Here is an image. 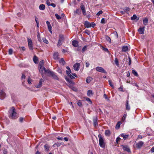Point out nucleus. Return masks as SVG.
<instances>
[{"instance_id":"f257e3e1","label":"nucleus","mask_w":154,"mask_h":154,"mask_svg":"<svg viewBox=\"0 0 154 154\" xmlns=\"http://www.w3.org/2000/svg\"><path fill=\"white\" fill-rule=\"evenodd\" d=\"M9 112L10 113L9 117L10 119H14L17 118V113L15 111V109L14 107H12L11 108Z\"/></svg>"},{"instance_id":"f03ea898","label":"nucleus","mask_w":154,"mask_h":154,"mask_svg":"<svg viewBox=\"0 0 154 154\" xmlns=\"http://www.w3.org/2000/svg\"><path fill=\"white\" fill-rule=\"evenodd\" d=\"M98 137L99 139V144L100 146L102 148H104L105 147V143L103 137L100 134H99Z\"/></svg>"},{"instance_id":"7ed1b4c3","label":"nucleus","mask_w":154,"mask_h":154,"mask_svg":"<svg viewBox=\"0 0 154 154\" xmlns=\"http://www.w3.org/2000/svg\"><path fill=\"white\" fill-rule=\"evenodd\" d=\"M38 70L42 75V76L43 75V71H44L45 72L47 73H48V71H49L47 70L43 66H38Z\"/></svg>"},{"instance_id":"20e7f679","label":"nucleus","mask_w":154,"mask_h":154,"mask_svg":"<svg viewBox=\"0 0 154 154\" xmlns=\"http://www.w3.org/2000/svg\"><path fill=\"white\" fill-rule=\"evenodd\" d=\"M48 73L49 74V75H51L54 79L57 80H59V78L54 72L49 71H48Z\"/></svg>"},{"instance_id":"39448f33","label":"nucleus","mask_w":154,"mask_h":154,"mask_svg":"<svg viewBox=\"0 0 154 154\" xmlns=\"http://www.w3.org/2000/svg\"><path fill=\"white\" fill-rule=\"evenodd\" d=\"M95 69L98 72L106 74L107 73L106 71L102 67L97 66L96 67Z\"/></svg>"},{"instance_id":"423d86ee","label":"nucleus","mask_w":154,"mask_h":154,"mask_svg":"<svg viewBox=\"0 0 154 154\" xmlns=\"http://www.w3.org/2000/svg\"><path fill=\"white\" fill-rule=\"evenodd\" d=\"M121 146L122 147L123 150L124 151H125L128 152H131V150L128 145L122 144L121 145Z\"/></svg>"},{"instance_id":"0eeeda50","label":"nucleus","mask_w":154,"mask_h":154,"mask_svg":"<svg viewBox=\"0 0 154 154\" xmlns=\"http://www.w3.org/2000/svg\"><path fill=\"white\" fill-rule=\"evenodd\" d=\"M144 143L142 141H140L137 143L136 144V146L137 149H140L143 146Z\"/></svg>"},{"instance_id":"6e6552de","label":"nucleus","mask_w":154,"mask_h":154,"mask_svg":"<svg viewBox=\"0 0 154 154\" xmlns=\"http://www.w3.org/2000/svg\"><path fill=\"white\" fill-rule=\"evenodd\" d=\"M80 64L79 63H76L73 66L74 69L75 70L78 71L79 69Z\"/></svg>"},{"instance_id":"1a4fd4ad","label":"nucleus","mask_w":154,"mask_h":154,"mask_svg":"<svg viewBox=\"0 0 154 154\" xmlns=\"http://www.w3.org/2000/svg\"><path fill=\"white\" fill-rule=\"evenodd\" d=\"M28 44L29 49L32 50L33 48L32 45V42L31 39H28Z\"/></svg>"},{"instance_id":"9d476101","label":"nucleus","mask_w":154,"mask_h":154,"mask_svg":"<svg viewBox=\"0 0 154 154\" xmlns=\"http://www.w3.org/2000/svg\"><path fill=\"white\" fill-rule=\"evenodd\" d=\"M5 97V93L4 91L2 90L0 91V99L1 100L3 99Z\"/></svg>"},{"instance_id":"9b49d317","label":"nucleus","mask_w":154,"mask_h":154,"mask_svg":"<svg viewBox=\"0 0 154 154\" xmlns=\"http://www.w3.org/2000/svg\"><path fill=\"white\" fill-rule=\"evenodd\" d=\"M44 82V80L42 79H40V81H39V83L38 85H35V87L36 88H40L42 86V82Z\"/></svg>"},{"instance_id":"f8f14e48","label":"nucleus","mask_w":154,"mask_h":154,"mask_svg":"<svg viewBox=\"0 0 154 154\" xmlns=\"http://www.w3.org/2000/svg\"><path fill=\"white\" fill-rule=\"evenodd\" d=\"M46 23L47 25V26L48 27V29L49 31L51 33H52V31H51L52 27H51V25L50 24V22L48 21H46Z\"/></svg>"},{"instance_id":"ddd939ff","label":"nucleus","mask_w":154,"mask_h":154,"mask_svg":"<svg viewBox=\"0 0 154 154\" xmlns=\"http://www.w3.org/2000/svg\"><path fill=\"white\" fill-rule=\"evenodd\" d=\"M59 54L58 52H55L53 54V58L55 60H58L59 59Z\"/></svg>"},{"instance_id":"4468645a","label":"nucleus","mask_w":154,"mask_h":154,"mask_svg":"<svg viewBox=\"0 0 154 154\" xmlns=\"http://www.w3.org/2000/svg\"><path fill=\"white\" fill-rule=\"evenodd\" d=\"M145 27H140V28L138 29V31L140 34H143L144 33Z\"/></svg>"},{"instance_id":"2eb2a0df","label":"nucleus","mask_w":154,"mask_h":154,"mask_svg":"<svg viewBox=\"0 0 154 154\" xmlns=\"http://www.w3.org/2000/svg\"><path fill=\"white\" fill-rule=\"evenodd\" d=\"M78 42L76 40L73 41L72 42V45L75 47H77L78 46Z\"/></svg>"},{"instance_id":"dca6fc26","label":"nucleus","mask_w":154,"mask_h":154,"mask_svg":"<svg viewBox=\"0 0 154 154\" xmlns=\"http://www.w3.org/2000/svg\"><path fill=\"white\" fill-rule=\"evenodd\" d=\"M81 8L83 14V15L85 16L86 15H87V14H86V12L85 10V7L83 5H82L81 6Z\"/></svg>"},{"instance_id":"f3484780","label":"nucleus","mask_w":154,"mask_h":154,"mask_svg":"<svg viewBox=\"0 0 154 154\" xmlns=\"http://www.w3.org/2000/svg\"><path fill=\"white\" fill-rule=\"evenodd\" d=\"M85 26L87 28L91 27L90 23L88 21H85L84 23Z\"/></svg>"},{"instance_id":"a211bd4d","label":"nucleus","mask_w":154,"mask_h":154,"mask_svg":"<svg viewBox=\"0 0 154 154\" xmlns=\"http://www.w3.org/2000/svg\"><path fill=\"white\" fill-rule=\"evenodd\" d=\"M93 122L94 125L96 127L98 125L97 118L96 117H94L93 119Z\"/></svg>"},{"instance_id":"6ab92c4d","label":"nucleus","mask_w":154,"mask_h":154,"mask_svg":"<svg viewBox=\"0 0 154 154\" xmlns=\"http://www.w3.org/2000/svg\"><path fill=\"white\" fill-rule=\"evenodd\" d=\"M39 8L40 10H44L45 9V5L43 4H41L39 6Z\"/></svg>"},{"instance_id":"aec40b11","label":"nucleus","mask_w":154,"mask_h":154,"mask_svg":"<svg viewBox=\"0 0 154 154\" xmlns=\"http://www.w3.org/2000/svg\"><path fill=\"white\" fill-rule=\"evenodd\" d=\"M131 19L132 20H138L139 19V17H137L136 16V15L134 14L133 15V16L131 17Z\"/></svg>"},{"instance_id":"412c9836","label":"nucleus","mask_w":154,"mask_h":154,"mask_svg":"<svg viewBox=\"0 0 154 154\" xmlns=\"http://www.w3.org/2000/svg\"><path fill=\"white\" fill-rule=\"evenodd\" d=\"M128 100H126V110H129L130 109V106L129 105V103H128Z\"/></svg>"},{"instance_id":"4be33fe9","label":"nucleus","mask_w":154,"mask_h":154,"mask_svg":"<svg viewBox=\"0 0 154 154\" xmlns=\"http://www.w3.org/2000/svg\"><path fill=\"white\" fill-rule=\"evenodd\" d=\"M143 23L145 26H146L148 23V19L147 18H146L143 19Z\"/></svg>"},{"instance_id":"5701e85b","label":"nucleus","mask_w":154,"mask_h":154,"mask_svg":"<svg viewBox=\"0 0 154 154\" xmlns=\"http://www.w3.org/2000/svg\"><path fill=\"white\" fill-rule=\"evenodd\" d=\"M47 5L48 6H51L54 8H55L56 6V5L54 3H50V2L48 1L47 2Z\"/></svg>"},{"instance_id":"b1692460","label":"nucleus","mask_w":154,"mask_h":154,"mask_svg":"<svg viewBox=\"0 0 154 154\" xmlns=\"http://www.w3.org/2000/svg\"><path fill=\"white\" fill-rule=\"evenodd\" d=\"M128 48L127 46H124L122 47V50L123 51L125 52L128 50Z\"/></svg>"},{"instance_id":"393cba45","label":"nucleus","mask_w":154,"mask_h":154,"mask_svg":"<svg viewBox=\"0 0 154 154\" xmlns=\"http://www.w3.org/2000/svg\"><path fill=\"white\" fill-rule=\"evenodd\" d=\"M74 13H76L78 14H80L81 13V10L79 9H78L76 11H74Z\"/></svg>"},{"instance_id":"a878e982","label":"nucleus","mask_w":154,"mask_h":154,"mask_svg":"<svg viewBox=\"0 0 154 154\" xmlns=\"http://www.w3.org/2000/svg\"><path fill=\"white\" fill-rule=\"evenodd\" d=\"M123 9L125 12L127 13V12L130 11L131 8H130L126 7L123 8Z\"/></svg>"},{"instance_id":"bb28decb","label":"nucleus","mask_w":154,"mask_h":154,"mask_svg":"<svg viewBox=\"0 0 154 154\" xmlns=\"http://www.w3.org/2000/svg\"><path fill=\"white\" fill-rule=\"evenodd\" d=\"M59 62L61 63L63 65H64L65 64V62L63 58H61L59 60Z\"/></svg>"},{"instance_id":"cd10ccee","label":"nucleus","mask_w":154,"mask_h":154,"mask_svg":"<svg viewBox=\"0 0 154 154\" xmlns=\"http://www.w3.org/2000/svg\"><path fill=\"white\" fill-rule=\"evenodd\" d=\"M93 94L92 91L91 90H89L88 91L87 95L88 96H90Z\"/></svg>"},{"instance_id":"c85d7f7f","label":"nucleus","mask_w":154,"mask_h":154,"mask_svg":"<svg viewBox=\"0 0 154 154\" xmlns=\"http://www.w3.org/2000/svg\"><path fill=\"white\" fill-rule=\"evenodd\" d=\"M92 79V78L91 77H87L86 79V81L87 83H89Z\"/></svg>"},{"instance_id":"c756f323","label":"nucleus","mask_w":154,"mask_h":154,"mask_svg":"<svg viewBox=\"0 0 154 154\" xmlns=\"http://www.w3.org/2000/svg\"><path fill=\"white\" fill-rule=\"evenodd\" d=\"M110 132L109 130H106L105 131V134L106 136H109L110 134Z\"/></svg>"},{"instance_id":"7c9ffc66","label":"nucleus","mask_w":154,"mask_h":154,"mask_svg":"<svg viewBox=\"0 0 154 154\" xmlns=\"http://www.w3.org/2000/svg\"><path fill=\"white\" fill-rule=\"evenodd\" d=\"M105 38L106 40L109 43H111V41L110 38L108 36L106 35L105 37Z\"/></svg>"},{"instance_id":"2f4dec72","label":"nucleus","mask_w":154,"mask_h":154,"mask_svg":"<svg viewBox=\"0 0 154 154\" xmlns=\"http://www.w3.org/2000/svg\"><path fill=\"white\" fill-rule=\"evenodd\" d=\"M64 38L63 35L62 34L60 35L59 39L62 41L64 40Z\"/></svg>"},{"instance_id":"473e14b6","label":"nucleus","mask_w":154,"mask_h":154,"mask_svg":"<svg viewBox=\"0 0 154 154\" xmlns=\"http://www.w3.org/2000/svg\"><path fill=\"white\" fill-rule=\"evenodd\" d=\"M37 36L38 41L39 42H41L42 41V40L41 37H40V34L39 32H38L37 33Z\"/></svg>"},{"instance_id":"72a5a7b5","label":"nucleus","mask_w":154,"mask_h":154,"mask_svg":"<svg viewBox=\"0 0 154 154\" xmlns=\"http://www.w3.org/2000/svg\"><path fill=\"white\" fill-rule=\"evenodd\" d=\"M62 144H63L62 143H58L57 142L54 143V144L53 146L54 147L56 146H57V147H58V146H60V145H62Z\"/></svg>"},{"instance_id":"f704fd0d","label":"nucleus","mask_w":154,"mask_h":154,"mask_svg":"<svg viewBox=\"0 0 154 154\" xmlns=\"http://www.w3.org/2000/svg\"><path fill=\"white\" fill-rule=\"evenodd\" d=\"M132 73L135 76L137 77L138 76V73L135 70H132Z\"/></svg>"},{"instance_id":"c9c22d12","label":"nucleus","mask_w":154,"mask_h":154,"mask_svg":"<svg viewBox=\"0 0 154 154\" xmlns=\"http://www.w3.org/2000/svg\"><path fill=\"white\" fill-rule=\"evenodd\" d=\"M33 60L34 62L36 63H37V61H38V58L36 56H34L33 58Z\"/></svg>"},{"instance_id":"e433bc0d","label":"nucleus","mask_w":154,"mask_h":154,"mask_svg":"<svg viewBox=\"0 0 154 154\" xmlns=\"http://www.w3.org/2000/svg\"><path fill=\"white\" fill-rule=\"evenodd\" d=\"M116 65L119 66V61L118 60V59L117 58H115V61H114Z\"/></svg>"},{"instance_id":"4c0bfd02","label":"nucleus","mask_w":154,"mask_h":154,"mask_svg":"<svg viewBox=\"0 0 154 154\" xmlns=\"http://www.w3.org/2000/svg\"><path fill=\"white\" fill-rule=\"evenodd\" d=\"M77 104L80 107H81L82 106V103L80 100H79L77 101Z\"/></svg>"},{"instance_id":"58836bf2","label":"nucleus","mask_w":154,"mask_h":154,"mask_svg":"<svg viewBox=\"0 0 154 154\" xmlns=\"http://www.w3.org/2000/svg\"><path fill=\"white\" fill-rule=\"evenodd\" d=\"M55 16L56 18L58 20H60L61 18V17L57 14H55Z\"/></svg>"},{"instance_id":"ea45409f","label":"nucleus","mask_w":154,"mask_h":154,"mask_svg":"<svg viewBox=\"0 0 154 154\" xmlns=\"http://www.w3.org/2000/svg\"><path fill=\"white\" fill-rule=\"evenodd\" d=\"M120 125V122H118L117 123L116 125V129H118L119 128Z\"/></svg>"},{"instance_id":"a19ab883","label":"nucleus","mask_w":154,"mask_h":154,"mask_svg":"<svg viewBox=\"0 0 154 154\" xmlns=\"http://www.w3.org/2000/svg\"><path fill=\"white\" fill-rule=\"evenodd\" d=\"M87 46L86 45L84 46L82 49V51L83 52H84L87 50Z\"/></svg>"},{"instance_id":"79ce46f5","label":"nucleus","mask_w":154,"mask_h":154,"mask_svg":"<svg viewBox=\"0 0 154 154\" xmlns=\"http://www.w3.org/2000/svg\"><path fill=\"white\" fill-rule=\"evenodd\" d=\"M121 138L120 137H118L116 139V144H117L119 143V141L120 140Z\"/></svg>"},{"instance_id":"37998d69","label":"nucleus","mask_w":154,"mask_h":154,"mask_svg":"<svg viewBox=\"0 0 154 154\" xmlns=\"http://www.w3.org/2000/svg\"><path fill=\"white\" fill-rule=\"evenodd\" d=\"M62 41L59 39L57 43V46H59L62 45Z\"/></svg>"},{"instance_id":"c03bdc74","label":"nucleus","mask_w":154,"mask_h":154,"mask_svg":"<svg viewBox=\"0 0 154 154\" xmlns=\"http://www.w3.org/2000/svg\"><path fill=\"white\" fill-rule=\"evenodd\" d=\"M44 63V61L43 60H41L39 63L38 66H43Z\"/></svg>"},{"instance_id":"a18cd8bd","label":"nucleus","mask_w":154,"mask_h":154,"mask_svg":"<svg viewBox=\"0 0 154 154\" xmlns=\"http://www.w3.org/2000/svg\"><path fill=\"white\" fill-rule=\"evenodd\" d=\"M108 81H109V85H110L111 87H112V88H114V86H113V85L112 84V81L111 80H109Z\"/></svg>"},{"instance_id":"49530a36","label":"nucleus","mask_w":154,"mask_h":154,"mask_svg":"<svg viewBox=\"0 0 154 154\" xmlns=\"http://www.w3.org/2000/svg\"><path fill=\"white\" fill-rule=\"evenodd\" d=\"M85 99L86 101L89 102L90 103V104H91L92 103V102L90 98H88L87 97H86Z\"/></svg>"},{"instance_id":"de8ad7c7","label":"nucleus","mask_w":154,"mask_h":154,"mask_svg":"<svg viewBox=\"0 0 154 154\" xmlns=\"http://www.w3.org/2000/svg\"><path fill=\"white\" fill-rule=\"evenodd\" d=\"M44 148H45V150H46L47 151H48L49 149V147L47 145H45L44 146Z\"/></svg>"},{"instance_id":"09e8293b","label":"nucleus","mask_w":154,"mask_h":154,"mask_svg":"<svg viewBox=\"0 0 154 154\" xmlns=\"http://www.w3.org/2000/svg\"><path fill=\"white\" fill-rule=\"evenodd\" d=\"M43 40L44 42L46 44H48V41L45 38H43Z\"/></svg>"},{"instance_id":"8fccbe9b","label":"nucleus","mask_w":154,"mask_h":154,"mask_svg":"<svg viewBox=\"0 0 154 154\" xmlns=\"http://www.w3.org/2000/svg\"><path fill=\"white\" fill-rule=\"evenodd\" d=\"M13 53V50L12 49H10L8 51L9 54L10 55L12 54Z\"/></svg>"},{"instance_id":"3c124183","label":"nucleus","mask_w":154,"mask_h":154,"mask_svg":"<svg viewBox=\"0 0 154 154\" xmlns=\"http://www.w3.org/2000/svg\"><path fill=\"white\" fill-rule=\"evenodd\" d=\"M90 24L91 27H94L95 26V24L94 22H91Z\"/></svg>"},{"instance_id":"603ef678","label":"nucleus","mask_w":154,"mask_h":154,"mask_svg":"<svg viewBox=\"0 0 154 154\" xmlns=\"http://www.w3.org/2000/svg\"><path fill=\"white\" fill-rule=\"evenodd\" d=\"M102 49L104 51H105L107 52H109L107 48H105L103 47H102Z\"/></svg>"},{"instance_id":"864d4df0","label":"nucleus","mask_w":154,"mask_h":154,"mask_svg":"<svg viewBox=\"0 0 154 154\" xmlns=\"http://www.w3.org/2000/svg\"><path fill=\"white\" fill-rule=\"evenodd\" d=\"M66 79L67 82L70 83H71L72 82V80L71 79H69V78H66Z\"/></svg>"},{"instance_id":"5fc2aeb1","label":"nucleus","mask_w":154,"mask_h":154,"mask_svg":"<svg viewBox=\"0 0 154 154\" xmlns=\"http://www.w3.org/2000/svg\"><path fill=\"white\" fill-rule=\"evenodd\" d=\"M103 11H99L97 14V15L98 16H99L100 14H102Z\"/></svg>"},{"instance_id":"6e6d98bb","label":"nucleus","mask_w":154,"mask_h":154,"mask_svg":"<svg viewBox=\"0 0 154 154\" xmlns=\"http://www.w3.org/2000/svg\"><path fill=\"white\" fill-rule=\"evenodd\" d=\"M105 20L104 19V18H103L101 19L100 23L102 24H104L105 23Z\"/></svg>"},{"instance_id":"4d7b16f0","label":"nucleus","mask_w":154,"mask_h":154,"mask_svg":"<svg viewBox=\"0 0 154 154\" xmlns=\"http://www.w3.org/2000/svg\"><path fill=\"white\" fill-rule=\"evenodd\" d=\"M24 118L23 117H20L19 118V120L20 122H23Z\"/></svg>"},{"instance_id":"13d9d810","label":"nucleus","mask_w":154,"mask_h":154,"mask_svg":"<svg viewBox=\"0 0 154 154\" xmlns=\"http://www.w3.org/2000/svg\"><path fill=\"white\" fill-rule=\"evenodd\" d=\"M128 60H129V63L128 64L129 65H130L131 63V59L130 57H128Z\"/></svg>"},{"instance_id":"bf43d9fd","label":"nucleus","mask_w":154,"mask_h":154,"mask_svg":"<svg viewBox=\"0 0 154 154\" xmlns=\"http://www.w3.org/2000/svg\"><path fill=\"white\" fill-rule=\"evenodd\" d=\"M129 136L128 135H125V136H124V140H125L127 139L128 137Z\"/></svg>"},{"instance_id":"052dcab7","label":"nucleus","mask_w":154,"mask_h":154,"mask_svg":"<svg viewBox=\"0 0 154 154\" xmlns=\"http://www.w3.org/2000/svg\"><path fill=\"white\" fill-rule=\"evenodd\" d=\"M84 32H85V33H86V34H87V35H90V33H89V31L87 29H86L85 31Z\"/></svg>"},{"instance_id":"680f3d73","label":"nucleus","mask_w":154,"mask_h":154,"mask_svg":"<svg viewBox=\"0 0 154 154\" xmlns=\"http://www.w3.org/2000/svg\"><path fill=\"white\" fill-rule=\"evenodd\" d=\"M68 76H69L70 77V78L72 79H75L74 77V76L73 75H71V74H70V75H69Z\"/></svg>"},{"instance_id":"e2e57ef3","label":"nucleus","mask_w":154,"mask_h":154,"mask_svg":"<svg viewBox=\"0 0 154 154\" xmlns=\"http://www.w3.org/2000/svg\"><path fill=\"white\" fill-rule=\"evenodd\" d=\"M126 114H125L124 116H123L122 118V120L123 121H124L125 120L126 117Z\"/></svg>"},{"instance_id":"0e129e2a","label":"nucleus","mask_w":154,"mask_h":154,"mask_svg":"<svg viewBox=\"0 0 154 154\" xmlns=\"http://www.w3.org/2000/svg\"><path fill=\"white\" fill-rule=\"evenodd\" d=\"M35 21H36V23H39V22H38V18L36 17V16H35Z\"/></svg>"},{"instance_id":"69168bd1","label":"nucleus","mask_w":154,"mask_h":154,"mask_svg":"<svg viewBox=\"0 0 154 154\" xmlns=\"http://www.w3.org/2000/svg\"><path fill=\"white\" fill-rule=\"evenodd\" d=\"M119 90L121 91L124 92L123 88L121 86L120 88H119Z\"/></svg>"},{"instance_id":"338daca9","label":"nucleus","mask_w":154,"mask_h":154,"mask_svg":"<svg viewBox=\"0 0 154 154\" xmlns=\"http://www.w3.org/2000/svg\"><path fill=\"white\" fill-rule=\"evenodd\" d=\"M85 64H86V67L87 68H88V67L90 65V63L88 62H86Z\"/></svg>"},{"instance_id":"774afa93","label":"nucleus","mask_w":154,"mask_h":154,"mask_svg":"<svg viewBox=\"0 0 154 154\" xmlns=\"http://www.w3.org/2000/svg\"><path fill=\"white\" fill-rule=\"evenodd\" d=\"M66 74L68 76L69 75H70V73H70V72H69V71H68L67 70H66Z\"/></svg>"}]
</instances>
